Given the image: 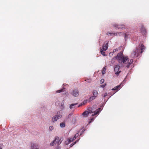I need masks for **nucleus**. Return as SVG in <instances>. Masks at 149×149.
Here are the masks:
<instances>
[{"instance_id":"30","label":"nucleus","mask_w":149,"mask_h":149,"mask_svg":"<svg viewBox=\"0 0 149 149\" xmlns=\"http://www.w3.org/2000/svg\"><path fill=\"white\" fill-rule=\"evenodd\" d=\"M106 85V84H105L104 85H102L101 86V87L102 88H104Z\"/></svg>"},{"instance_id":"2","label":"nucleus","mask_w":149,"mask_h":149,"mask_svg":"<svg viewBox=\"0 0 149 149\" xmlns=\"http://www.w3.org/2000/svg\"><path fill=\"white\" fill-rule=\"evenodd\" d=\"M145 48V46L142 44L139 48H136V49L132 52L131 54V56L132 58H135L138 57L140 53H142L143 52V50Z\"/></svg>"},{"instance_id":"33","label":"nucleus","mask_w":149,"mask_h":149,"mask_svg":"<svg viewBox=\"0 0 149 149\" xmlns=\"http://www.w3.org/2000/svg\"><path fill=\"white\" fill-rule=\"evenodd\" d=\"M89 113H93V112L92 111H90L89 112H88Z\"/></svg>"},{"instance_id":"9","label":"nucleus","mask_w":149,"mask_h":149,"mask_svg":"<svg viewBox=\"0 0 149 149\" xmlns=\"http://www.w3.org/2000/svg\"><path fill=\"white\" fill-rule=\"evenodd\" d=\"M121 88V85H119L116 86L114 88L112 89V90H116L117 91L118 90Z\"/></svg>"},{"instance_id":"22","label":"nucleus","mask_w":149,"mask_h":149,"mask_svg":"<svg viewBox=\"0 0 149 149\" xmlns=\"http://www.w3.org/2000/svg\"><path fill=\"white\" fill-rule=\"evenodd\" d=\"M103 50H102L101 49H100V52L101 54L104 56H105V53L103 51Z\"/></svg>"},{"instance_id":"16","label":"nucleus","mask_w":149,"mask_h":149,"mask_svg":"<svg viewBox=\"0 0 149 149\" xmlns=\"http://www.w3.org/2000/svg\"><path fill=\"white\" fill-rule=\"evenodd\" d=\"M31 149H38L37 145L36 144H32L31 145Z\"/></svg>"},{"instance_id":"20","label":"nucleus","mask_w":149,"mask_h":149,"mask_svg":"<svg viewBox=\"0 0 149 149\" xmlns=\"http://www.w3.org/2000/svg\"><path fill=\"white\" fill-rule=\"evenodd\" d=\"M60 126L61 127H65V124L64 122H62L60 124Z\"/></svg>"},{"instance_id":"10","label":"nucleus","mask_w":149,"mask_h":149,"mask_svg":"<svg viewBox=\"0 0 149 149\" xmlns=\"http://www.w3.org/2000/svg\"><path fill=\"white\" fill-rule=\"evenodd\" d=\"M121 88V85H119L116 86L114 88L112 89V90H116L117 91L118 90Z\"/></svg>"},{"instance_id":"31","label":"nucleus","mask_w":149,"mask_h":149,"mask_svg":"<svg viewBox=\"0 0 149 149\" xmlns=\"http://www.w3.org/2000/svg\"><path fill=\"white\" fill-rule=\"evenodd\" d=\"M118 51V49H114L113 51V52H116V51Z\"/></svg>"},{"instance_id":"24","label":"nucleus","mask_w":149,"mask_h":149,"mask_svg":"<svg viewBox=\"0 0 149 149\" xmlns=\"http://www.w3.org/2000/svg\"><path fill=\"white\" fill-rule=\"evenodd\" d=\"M73 141H73V139L72 138H70L68 140V144L69 143L72 142Z\"/></svg>"},{"instance_id":"5","label":"nucleus","mask_w":149,"mask_h":149,"mask_svg":"<svg viewBox=\"0 0 149 149\" xmlns=\"http://www.w3.org/2000/svg\"><path fill=\"white\" fill-rule=\"evenodd\" d=\"M71 94L74 97H77L79 95L78 91L77 89H74L71 92Z\"/></svg>"},{"instance_id":"27","label":"nucleus","mask_w":149,"mask_h":149,"mask_svg":"<svg viewBox=\"0 0 149 149\" xmlns=\"http://www.w3.org/2000/svg\"><path fill=\"white\" fill-rule=\"evenodd\" d=\"M104 79H102L100 81V83L101 84H102L104 82Z\"/></svg>"},{"instance_id":"29","label":"nucleus","mask_w":149,"mask_h":149,"mask_svg":"<svg viewBox=\"0 0 149 149\" xmlns=\"http://www.w3.org/2000/svg\"><path fill=\"white\" fill-rule=\"evenodd\" d=\"M76 141L75 142H74L73 143H72V144H71L70 145V147H72L73 145H74L75 143H76Z\"/></svg>"},{"instance_id":"25","label":"nucleus","mask_w":149,"mask_h":149,"mask_svg":"<svg viewBox=\"0 0 149 149\" xmlns=\"http://www.w3.org/2000/svg\"><path fill=\"white\" fill-rule=\"evenodd\" d=\"M63 89H61L60 90H58L56 91V93H60L63 91Z\"/></svg>"},{"instance_id":"23","label":"nucleus","mask_w":149,"mask_h":149,"mask_svg":"<svg viewBox=\"0 0 149 149\" xmlns=\"http://www.w3.org/2000/svg\"><path fill=\"white\" fill-rule=\"evenodd\" d=\"M78 134H75L74 136L72 138L73 140V141H74V140H75L76 138V137L77 136H78Z\"/></svg>"},{"instance_id":"4","label":"nucleus","mask_w":149,"mask_h":149,"mask_svg":"<svg viewBox=\"0 0 149 149\" xmlns=\"http://www.w3.org/2000/svg\"><path fill=\"white\" fill-rule=\"evenodd\" d=\"M120 66L118 65H115L114 66V70L115 73V74L117 76L119 75V74L121 72V71L120 70Z\"/></svg>"},{"instance_id":"6","label":"nucleus","mask_w":149,"mask_h":149,"mask_svg":"<svg viewBox=\"0 0 149 149\" xmlns=\"http://www.w3.org/2000/svg\"><path fill=\"white\" fill-rule=\"evenodd\" d=\"M62 117L61 115L59 114L54 116L52 119V121L53 122L56 121L57 120L61 118Z\"/></svg>"},{"instance_id":"11","label":"nucleus","mask_w":149,"mask_h":149,"mask_svg":"<svg viewBox=\"0 0 149 149\" xmlns=\"http://www.w3.org/2000/svg\"><path fill=\"white\" fill-rule=\"evenodd\" d=\"M100 108H99L95 110V111H94V113H93L92 114V116H94V115H96V114L98 113L100 111Z\"/></svg>"},{"instance_id":"12","label":"nucleus","mask_w":149,"mask_h":149,"mask_svg":"<svg viewBox=\"0 0 149 149\" xmlns=\"http://www.w3.org/2000/svg\"><path fill=\"white\" fill-rule=\"evenodd\" d=\"M88 114L89 113L88 111H85L83 113L82 115L84 117H86L88 116Z\"/></svg>"},{"instance_id":"21","label":"nucleus","mask_w":149,"mask_h":149,"mask_svg":"<svg viewBox=\"0 0 149 149\" xmlns=\"http://www.w3.org/2000/svg\"><path fill=\"white\" fill-rule=\"evenodd\" d=\"M87 102V100H84L83 101V102H82L81 104H80L78 106V107H80V106H81L82 105H84V104H86V103Z\"/></svg>"},{"instance_id":"28","label":"nucleus","mask_w":149,"mask_h":149,"mask_svg":"<svg viewBox=\"0 0 149 149\" xmlns=\"http://www.w3.org/2000/svg\"><path fill=\"white\" fill-rule=\"evenodd\" d=\"M49 129L50 130H52L53 129V126H50L49 127Z\"/></svg>"},{"instance_id":"1","label":"nucleus","mask_w":149,"mask_h":149,"mask_svg":"<svg viewBox=\"0 0 149 149\" xmlns=\"http://www.w3.org/2000/svg\"><path fill=\"white\" fill-rule=\"evenodd\" d=\"M116 59L119 63L122 64H126L129 61L128 57L124 56L123 53L121 52L117 54Z\"/></svg>"},{"instance_id":"14","label":"nucleus","mask_w":149,"mask_h":149,"mask_svg":"<svg viewBox=\"0 0 149 149\" xmlns=\"http://www.w3.org/2000/svg\"><path fill=\"white\" fill-rule=\"evenodd\" d=\"M133 61V60L132 59H131L130 61L127 64L126 66V67L127 68H129L130 67V65L132 63Z\"/></svg>"},{"instance_id":"13","label":"nucleus","mask_w":149,"mask_h":149,"mask_svg":"<svg viewBox=\"0 0 149 149\" xmlns=\"http://www.w3.org/2000/svg\"><path fill=\"white\" fill-rule=\"evenodd\" d=\"M141 31L142 33L143 34H145L146 33V30L143 26H142L141 29Z\"/></svg>"},{"instance_id":"32","label":"nucleus","mask_w":149,"mask_h":149,"mask_svg":"<svg viewBox=\"0 0 149 149\" xmlns=\"http://www.w3.org/2000/svg\"><path fill=\"white\" fill-rule=\"evenodd\" d=\"M124 38H126V37L127 36L126 35V33H125L124 34Z\"/></svg>"},{"instance_id":"8","label":"nucleus","mask_w":149,"mask_h":149,"mask_svg":"<svg viewBox=\"0 0 149 149\" xmlns=\"http://www.w3.org/2000/svg\"><path fill=\"white\" fill-rule=\"evenodd\" d=\"M108 43H106V44H104L103 45V47H102V49L104 51H106V50L108 47Z\"/></svg>"},{"instance_id":"34","label":"nucleus","mask_w":149,"mask_h":149,"mask_svg":"<svg viewBox=\"0 0 149 149\" xmlns=\"http://www.w3.org/2000/svg\"><path fill=\"white\" fill-rule=\"evenodd\" d=\"M91 121H90L89 122V123H91Z\"/></svg>"},{"instance_id":"17","label":"nucleus","mask_w":149,"mask_h":149,"mask_svg":"<svg viewBox=\"0 0 149 149\" xmlns=\"http://www.w3.org/2000/svg\"><path fill=\"white\" fill-rule=\"evenodd\" d=\"M78 104L77 103H76L75 104H71L70 106V109H72L74 107V106L75 105H77Z\"/></svg>"},{"instance_id":"15","label":"nucleus","mask_w":149,"mask_h":149,"mask_svg":"<svg viewBox=\"0 0 149 149\" xmlns=\"http://www.w3.org/2000/svg\"><path fill=\"white\" fill-rule=\"evenodd\" d=\"M93 95L97 97V96L98 95V92L96 90H94L93 92Z\"/></svg>"},{"instance_id":"18","label":"nucleus","mask_w":149,"mask_h":149,"mask_svg":"<svg viewBox=\"0 0 149 149\" xmlns=\"http://www.w3.org/2000/svg\"><path fill=\"white\" fill-rule=\"evenodd\" d=\"M96 98V97L94 96L93 95L91 97L89 100V101H91L94 100Z\"/></svg>"},{"instance_id":"7","label":"nucleus","mask_w":149,"mask_h":149,"mask_svg":"<svg viewBox=\"0 0 149 149\" xmlns=\"http://www.w3.org/2000/svg\"><path fill=\"white\" fill-rule=\"evenodd\" d=\"M113 26L116 27V28H118V29H124L125 28V26L123 25H118L116 24H114L113 25Z\"/></svg>"},{"instance_id":"3","label":"nucleus","mask_w":149,"mask_h":149,"mask_svg":"<svg viewBox=\"0 0 149 149\" xmlns=\"http://www.w3.org/2000/svg\"><path fill=\"white\" fill-rule=\"evenodd\" d=\"M61 143V139H60L58 137L56 136L55 137L54 141L51 143L50 145L52 146H53L56 144L58 145H59Z\"/></svg>"},{"instance_id":"19","label":"nucleus","mask_w":149,"mask_h":149,"mask_svg":"<svg viewBox=\"0 0 149 149\" xmlns=\"http://www.w3.org/2000/svg\"><path fill=\"white\" fill-rule=\"evenodd\" d=\"M106 67H104L102 70V74H104L106 72Z\"/></svg>"},{"instance_id":"26","label":"nucleus","mask_w":149,"mask_h":149,"mask_svg":"<svg viewBox=\"0 0 149 149\" xmlns=\"http://www.w3.org/2000/svg\"><path fill=\"white\" fill-rule=\"evenodd\" d=\"M107 93H105V94H104V95H103V94L102 95V96L104 98L105 97L107 96Z\"/></svg>"}]
</instances>
